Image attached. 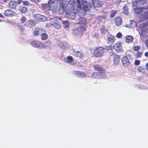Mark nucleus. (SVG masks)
I'll list each match as a JSON object with an SVG mask.
<instances>
[{"instance_id": "17", "label": "nucleus", "mask_w": 148, "mask_h": 148, "mask_svg": "<svg viewBox=\"0 0 148 148\" xmlns=\"http://www.w3.org/2000/svg\"><path fill=\"white\" fill-rule=\"evenodd\" d=\"M114 48L117 53H119L121 51L122 48L120 44L117 43L114 44Z\"/></svg>"}, {"instance_id": "33", "label": "nucleus", "mask_w": 148, "mask_h": 148, "mask_svg": "<svg viewBox=\"0 0 148 148\" xmlns=\"http://www.w3.org/2000/svg\"><path fill=\"white\" fill-rule=\"evenodd\" d=\"M123 12H124L126 14H128V9L126 7H124L123 8Z\"/></svg>"}, {"instance_id": "2", "label": "nucleus", "mask_w": 148, "mask_h": 148, "mask_svg": "<svg viewBox=\"0 0 148 148\" xmlns=\"http://www.w3.org/2000/svg\"><path fill=\"white\" fill-rule=\"evenodd\" d=\"M80 21L82 20V22H79V23L81 25L79 27L75 28L72 31L73 34L75 36H81L82 34V32L85 30L86 28V24L84 19L81 18Z\"/></svg>"}, {"instance_id": "18", "label": "nucleus", "mask_w": 148, "mask_h": 148, "mask_svg": "<svg viewBox=\"0 0 148 148\" xmlns=\"http://www.w3.org/2000/svg\"><path fill=\"white\" fill-rule=\"evenodd\" d=\"M9 7L11 9H15L16 6V2L14 1H10L8 4Z\"/></svg>"}, {"instance_id": "44", "label": "nucleus", "mask_w": 148, "mask_h": 148, "mask_svg": "<svg viewBox=\"0 0 148 148\" xmlns=\"http://www.w3.org/2000/svg\"><path fill=\"white\" fill-rule=\"evenodd\" d=\"M145 56L148 57V52H146L145 54Z\"/></svg>"}, {"instance_id": "39", "label": "nucleus", "mask_w": 148, "mask_h": 148, "mask_svg": "<svg viewBox=\"0 0 148 148\" xmlns=\"http://www.w3.org/2000/svg\"><path fill=\"white\" fill-rule=\"evenodd\" d=\"M122 36V34L121 33L119 32L116 34V36L117 38H119L121 37Z\"/></svg>"}, {"instance_id": "42", "label": "nucleus", "mask_w": 148, "mask_h": 148, "mask_svg": "<svg viewBox=\"0 0 148 148\" xmlns=\"http://www.w3.org/2000/svg\"><path fill=\"white\" fill-rule=\"evenodd\" d=\"M146 45L148 47V39L145 40Z\"/></svg>"}, {"instance_id": "8", "label": "nucleus", "mask_w": 148, "mask_h": 148, "mask_svg": "<svg viewBox=\"0 0 148 148\" xmlns=\"http://www.w3.org/2000/svg\"><path fill=\"white\" fill-rule=\"evenodd\" d=\"M50 24L55 28L59 29L60 28L61 25L58 21L54 19H51L49 20Z\"/></svg>"}, {"instance_id": "24", "label": "nucleus", "mask_w": 148, "mask_h": 148, "mask_svg": "<svg viewBox=\"0 0 148 148\" xmlns=\"http://www.w3.org/2000/svg\"><path fill=\"white\" fill-rule=\"evenodd\" d=\"M74 55L76 57L82 58L83 57V55L79 51H75L74 53Z\"/></svg>"}, {"instance_id": "37", "label": "nucleus", "mask_w": 148, "mask_h": 148, "mask_svg": "<svg viewBox=\"0 0 148 148\" xmlns=\"http://www.w3.org/2000/svg\"><path fill=\"white\" fill-rule=\"evenodd\" d=\"M142 55V53L140 52H138L136 54V57L137 58H139Z\"/></svg>"}, {"instance_id": "5", "label": "nucleus", "mask_w": 148, "mask_h": 148, "mask_svg": "<svg viewBox=\"0 0 148 148\" xmlns=\"http://www.w3.org/2000/svg\"><path fill=\"white\" fill-rule=\"evenodd\" d=\"M105 52V49L101 47L96 48L94 50V54L95 56L97 57H100L102 56Z\"/></svg>"}, {"instance_id": "26", "label": "nucleus", "mask_w": 148, "mask_h": 148, "mask_svg": "<svg viewBox=\"0 0 148 148\" xmlns=\"http://www.w3.org/2000/svg\"><path fill=\"white\" fill-rule=\"evenodd\" d=\"M48 36L45 32H42L41 34V39L43 40H45L47 39Z\"/></svg>"}, {"instance_id": "21", "label": "nucleus", "mask_w": 148, "mask_h": 148, "mask_svg": "<svg viewBox=\"0 0 148 148\" xmlns=\"http://www.w3.org/2000/svg\"><path fill=\"white\" fill-rule=\"evenodd\" d=\"M65 61L67 63L71 64H74L73 63V59L72 56H69L67 57Z\"/></svg>"}, {"instance_id": "4", "label": "nucleus", "mask_w": 148, "mask_h": 148, "mask_svg": "<svg viewBox=\"0 0 148 148\" xmlns=\"http://www.w3.org/2000/svg\"><path fill=\"white\" fill-rule=\"evenodd\" d=\"M54 0H49L47 7L49 10H51L53 12H58L61 13V9H62L60 6L54 2Z\"/></svg>"}, {"instance_id": "29", "label": "nucleus", "mask_w": 148, "mask_h": 148, "mask_svg": "<svg viewBox=\"0 0 148 148\" xmlns=\"http://www.w3.org/2000/svg\"><path fill=\"white\" fill-rule=\"evenodd\" d=\"M101 31L102 34H105L107 32V30L103 26L101 28Z\"/></svg>"}, {"instance_id": "35", "label": "nucleus", "mask_w": 148, "mask_h": 148, "mask_svg": "<svg viewBox=\"0 0 148 148\" xmlns=\"http://www.w3.org/2000/svg\"><path fill=\"white\" fill-rule=\"evenodd\" d=\"M23 3L24 5H29V2L28 1H23Z\"/></svg>"}, {"instance_id": "50", "label": "nucleus", "mask_w": 148, "mask_h": 148, "mask_svg": "<svg viewBox=\"0 0 148 148\" xmlns=\"http://www.w3.org/2000/svg\"><path fill=\"white\" fill-rule=\"evenodd\" d=\"M147 8L148 9V7Z\"/></svg>"}, {"instance_id": "14", "label": "nucleus", "mask_w": 148, "mask_h": 148, "mask_svg": "<svg viewBox=\"0 0 148 148\" xmlns=\"http://www.w3.org/2000/svg\"><path fill=\"white\" fill-rule=\"evenodd\" d=\"M92 3L95 7H99L101 6L102 2L99 0H92Z\"/></svg>"}, {"instance_id": "13", "label": "nucleus", "mask_w": 148, "mask_h": 148, "mask_svg": "<svg viewBox=\"0 0 148 148\" xmlns=\"http://www.w3.org/2000/svg\"><path fill=\"white\" fill-rule=\"evenodd\" d=\"M4 14L7 16H13L16 14L14 12L10 10H7L5 11Z\"/></svg>"}, {"instance_id": "49", "label": "nucleus", "mask_w": 148, "mask_h": 148, "mask_svg": "<svg viewBox=\"0 0 148 148\" xmlns=\"http://www.w3.org/2000/svg\"><path fill=\"white\" fill-rule=\"evenodd\" d=\"M2 21V20H1V19H0V22H1V21Z\"/></svg>"}, {"instance_id": "15", "label": "nucleus", "mask_w": 148, "mask_h": 148, "mask_svg": "<svg viewBox=\"0 0 148 148\" xmlns=\"http://www.w3.org/2000/svg\"><path fill=\"white\" fill-rule=\"evenodd\" d=\"M42 32H45V31L42 29L38 28L34 31L33 34L34 36H37L41 35Z\"/></svg>"}, {"instance_id": "36", "label": "nucleus", "mask_w": 148, "mask_h": 148, "mask_svg": "<svg viewBox=\"0 0 148 148\" xmlns=\"http://www.w3.org/2000/svg\"><path fill=\"white\" fill-rule=\"evenodd\" d=\"M140 49V47L138 46H136L134 47V50L135 51H137Z\"/></svg>"}, {"instance_id": "12", "label": "nucleus", "mask_w": 148, "mask_h": 148, "mask_svg": "<svg viewBox=\"0 0 148 148\" xmlns=\"http://www.w3.org/2000/svg\"><path fill=\"white\" fill-rule=\"evenodd\" d=\"M36 24L35 21L34 20H31L27 21L25 23V25L28 27H34Z\"/></svg>"}, {"instance_id": "3", "label": "nucleus", "mask_w": 148, "mask_h": 148, "mask_svg": "<svg viewBox=\"0 0 148 148\" xmlns=\"http://www.w3.org/2000/svg\"><path fill=\"white\" fill-rule=\"evenodd\" d=\"M94 68L98 72H95L92 74V77L93 78L101 79L104 78L106 74L105 73V71L102 68L98 65L94 66Z\"/></svg>"}, {"instance_id": "38", "label": "nucleus", "mask_w": 148, "mask_h": 148, "mask_svg": "<svg viewBox=\"0 0 148 148\" xmlns=\"http://www.w3.org/2000/svg\"><path fill=\"white\" fill-rule=\"evenodd\" d=\"M135 64L136 66H138L140 64V62L139 60H136L135 61Z\"/></svg>"}, {"instance_id": "6", "label": "nucleus", "mask_w": 148, "mask_h": 148, "mask_svg": "<svg viewBox=\"0 0 148 148\" xmlns=\"http://www.w3.org/2000/svg\"><path fill=\"white\" fill-rule=\"evenodd\" d=\"M31 44L33 47L37 48L42 49L46 47L45 44L38 41H33L31 42Z\"/></svg>"}, {"instance_id": "9", "label": "nucleus", "mask_w": 148, "mask_h": 148, "mask_svg": "<svg viewBox=\"0 0 148 148\" xmlns=\"http://www.w3.org/2000/svg\"><path fill=\"white\" fill-rule=\"evenodd\" d=\"M110 56L113 57L114 64L115 65L118 64L119 62L120 59V56L113 53H112L110 54Z\"/></svg>"}, {"instance_id": "47", "label": "nucleus", "mask_w": 148, "mask_h": 148, "mask_svg": "<svg viewBox=\"0 0 148 148\" xmlns=\"http://www.w3.org/2000/svg\"><path fill=\"white\" fill-rule=\"evenodd\" d=\"M138 71H140L141 69H138Z\"/></svg>"}, {"instance_id": "11", "label": "nucleus", "mask_w": 148, "mask_h": 148, "mask_svg": "<svg viewBox=\"0 0 148 148\" xmlns=\"http://www.w3.org/2000/svg\"><path fill=\"white\" fill-rule=\"evenodd\" d=\"M73 74L77 77L83 78L86 76V75L84 72L79 71H74L73 72Z\"/></svg>"}, {"instance_id": "46", "label": "nucleus", "mask_w": 148, "mask_h": 148, "mask_svg": "<svg viewBox=\"0 0 148 148\" xmlns=\"http://www.w3.org/2000/svg\"><path fill=\"white\" fill-rule=\"evenodd\" d=\"M0 17L3 18L4 16L3 15H2V14H0Z\"/></svg>"}, {"instance_id": "19", "label": "nucleus", "mask_w": 148, "mask_h": 148, "mask_svg": "<svg viewBox=\"0 0 148 148\" xmlns=\"http://www.w3.org/2000/svg\"><path fill=\"white\" fill-rule=\"evenodd\" d=\"M108 44L110 45H111L113 44L115 40L114 37L112 36H108Z\"/></svg>"}, {"instance_id": "22", "label": "nucleus", "mask_w": 148, "mask_h": 148, "mask_svg": "<svg viewBox=\"0 0 148 148\" xmlns=\"http://www.w3.org/2000/svg\"><path fill=\"white\" fill-rule=\"evenodd\" d=\"M126 41L127 43L131 42L133 40V37L132 36H127L125 37Z\"/></svg>"}, {"instance_id": "43", "label": "nucleus", "mask_w": 148, "mask_h": 148, "mask_svg": "<svg viewBox=\"0 0 148 148\" xmlns=\"http://www.w3.org/2000/svg\"><path fill=\"white\" fill-rule=\"evenodd\" d=\"M31 1H32L34 2H38L39 0H30Z\"/></svg>"}, {"instance_id": "41", "label": "nucleus", "mask_w": 148, "mask_h": 148, "mask_svg": "<svg viewBox=\"0 0 148 148\" xmlns=\"http://www.w3.org/2000/svg\"><path fill=\"white\" fill-rule=\"evenodd\" d=\"M23 1L21 0H18L17 1V3L18 4H20L22 2H23Z\"/></svg>"}, {"instance_id": "31", "label": "nucleus", "mask_w": 148, "mask_h": 148, "mask_svg": "<svg viewBox=\"0 0 148 148\" xmlns=\"http://www.w3.org/2000/svg\"><path fill=\"white\" fill-rule=\"evenodd\" d=\"M116 13V11H115V10H112L111 12V14H110V16L111 17H114V16H115V14Z\"/></svg>"}, {"instance_id": "40", "label": "nucleus", "mask_w": 148, "mask_h": 148, "mask_svg": "<svg viewBox=\"0 0 148 148\" xmlns=\"http://www.w3.org/2000/svg\"><path fill=\"white\" fill-rule=\"evenodd\" d=\"M19 29L22 31H23L24 30V27L21 25L18 26Z\"/></svg>"}, {"instance_id": "32", "label": "nucleus", "mask_w": 148, "mask_h": 148, "mask_svg": "<svg viewBox=\"0 0 148 148\" xmlns=\"http://www.w3.org/2000/svg\"><path fill=\"white\" fill-rule=\"evenodd\" d=\"M130 24H131V26L133 27H136V23L135 21H130Z\"/></svg>"}, {"instance_id": "48", "label": "nucleus", "mask_w": 148, "mask_h": 148, "mask_svg": "<svg viewBox=\"0 0 148 148\" xmlns=\"http://www.w3.org/2000/svg\"><path fill=\"white\" fill-rule=\"evenodd\" d=\"M4 1L5 2H6L7 1V0H4Z\"/></svg>"}, {"instance_id": "20", "label": "nucleus", "mask_w": 148, "mask_h": 148, "mask_svg": "<svg viewBox=\"0 0 148 148\" xmlns=\"http://www.w3.org/2000/svg\"><path fill=\"white\" fill-rule=\"evenodd\" d=\"M114 22L116 25L118 26H119L121 24L122 21L121 18L118 17L115 18Z\"/></svg>"}, {"instance_id": "25", "label": "nucleus", "mask_w": 148, "mask_h": 148, "mask_svg": "<svg viewBox=\"0 0 148 148\" xmlns=\"http://www.w3.org/2000/svg\"><path fill=\"white\" fill-rule=\"evenodd\" d=\"M18 10L20 12L24 13H26L27 11L26 8L21 6L19 7Z\"/></svg>"}, {"instance_id": "30", "label": "nucleus", "mask_w": 148, "mask_h": 148, "mask_svg": "<svg viewBox=\"0 0 148 148\" xmlns=\"http://www.w3.org/2000/svg\"><path fill=\"white\" fill-rule=\"evenodd\" d=\"M143 20H146L148 19V11L145 12L143 15Z\"/></svg>"}, {"instance_id": "28", "label": "nucleus", "mask_w": 148, "mask_h": 148, "mask_svg": "<svg viewBox=\"0 0 148 148\" xmlns=\"http://www.w3.org/2000/svg\"><path fill=\"white\" fill-rule=\"evenodd\" d=\"M141 8H137L134 9V12L136 13H140L141 12Z\"/></svg>"}, {"instance_id": "34", "label": "nucleus", "mask_w": 148, "mask_h": 148, "mask_svg": "<svg viewBox=\"0 0 148 148\" xmlns=\"http://www.w3.org/2000/svg\"><path fill=\"white\" fill-rule=\"evenodd\" d=\"M26 18L24 16H22L20 19L22 23H24L26 21Z\"/></svg>"}, {"instance_id": "23", "label": "nucleus", "mask_w": 148, "mask_h": 148, "mask_svg": "<svg viewBox=\"0 0 148 148\" xmlns=\"http://www.w3.org/2000/svg\"><path fill=\"white\" fill-rule=\"evenodd\" d=\"M58 45L59 46L63 49H65L67 47V44L65 42H60Z\"/></svg>"}, {"instance_id": "1", "label": "nucleus", "mask_w": 148, "mask_h": 148, "mask_svg": "<svg viewBox=\"0 0 148 148\" xmlns=\"http://www.w3.org/2000/svg\"><path fill=\"white\" fill-rule=\"evenodd\" d=\"M77 4L76 5H74V3L73 1H70L68 4V8L66 11L67 14H71L72 13H74L75 8L76 9L77 11L81 12L82 10L84 11H89L91 7V2H89L86 0H81L82 4V6L80 4V0H76Z\"/></svg>"}, {"instance_id": "7", "label": "nucleus", "mask_w": 148, "mask_h": 148, "mask_svg": "<svg viewBox=\"0 0 148 148\" xmlns=\"http://www.w3.org/2000/svg\"><path fill=\"white\" fill-rule=\"evenodd\" d=\"M33 17L37 21L41 22L45 21L47 20L46 16L39 14H35L34 15Z\"/></svg>"}, {"instance_id": "10", "label": "nucleus", "mask_w": 148, "mask_h": 148, "mask_svg": "<svg viewBox=\"0 0 148 148\" xmlns=\"http://www.w3.org/2000/svg\"><path fill=\"white\" fill-rule=\"evenodd\" d=\"M128 56H130L129 55L123 57L121 59L123 65L125 67H128L130 65V62L128 58Z\"/></svg>"}, {"instance_id": "45", "label": "nucleus", "mask_w": 148, "mask_h": 148, "mask_svg": "<svg viewBox=\"0 0 148 148\" xmlns=\"http://www.w3.org/2000/svg\"><path fill=\"white\" fill-rule=\"evenodd\" d=\"M146 68L148 70V63H147L146 64Z\"/></svg>"}, {"instance_id": "27", "label": "nucleus", "mask_w": 148, "mask_h": 148, "mask_svg": "<svg viewBox=\"0 0 148 148\" xmlns=\"http://www.w3.org/2000/svg\"><path fill=\"white\" fill-rule=\"evenodd\" d=\"M64 27L65 28L68 29H69V23L67 21H64L63 23Z\"/></svg>"}, {"instance_id": "16", "label": "nucleus", "mask_w": 148, "mask_h": 148, "mask_svg": "<svg viewBox=\"0 0 148 148\" xmlns=\"http://www.w3.org/2000/svg\"><path fill=\"white\" fill-rule=\"evenodd\" d=\"M145 1H137L134 2L132 5L133 6H141L146 3Z\"/></svg>"}]
</instances>
